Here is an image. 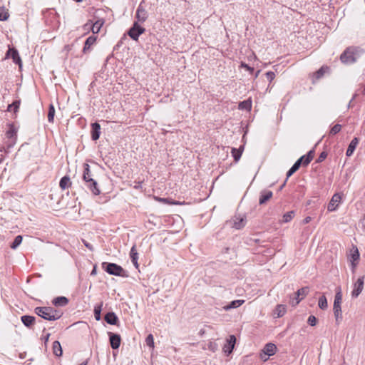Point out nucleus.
Masks as SVG:
<instances>
[{
  "label": "nucleus",
  "mask_w": 365,
  "mask_h": 365,
  "mask_svg": "<svg viewBox=\"0 0 365 365\" xmlns=\"http://www.w3.org/2000/svg\"><path fill=\"white\" fill-rule=\"evenodd\" d=\"M96 41V37L94 36H89L86 42H85V46H84V48H83V51L85 52L87 49H89V48L93 45L95 43V42Z\"/></svg>",
  "instance_id": "35"
},
{
  "label": "nucleus",
  "mask_w": 365,
  "mask_h": 365,
  "mask_svg": "<svg viewBox=\"0 0 365 365\" xmlns=\"http://www.w3.org/2000/svg\"><path fill=\"white\" fill-rule=\"evenodd\" d=\"M318 306L322 310H326L328 307V303L327 297L324 294L319 297L318 301Z\"/></svg>",
  "instance_id": "34"
},
{
  "label": "nucleus",
  "mask_w": 365,
  "mask_h": 365,
  "mask_svg": "<svg viewBox=\"0 0 365 365\" xmlns=\"http://www.w3.org/2000/svg\"><path fill=\"white\" fill-rule=\"evenodd\" d=\"M311 220H312V217H309V216H307V217H306L303 220V223H304V224H307V223H309Z\"/></svg>",
  "instance_id": "51"
},
{
  "label": "nucleus",
  "mask_w": 365,
  "mask_h": 365,
  "mask_svg": "<svg viewBox=\"0 0 365 365\" xmlns=\"http://www.w3.org/2000/svg\"><path fill=\"white\" fill-rule=\"evenodd\" d=\"M342 200V194L341 193H335L331 198L328 206L327 210L329 212H333L335 211L341 202Z\"/></svg>",
  "instance_id": "8"
},
{
  "label": "nucleus",
  "mask_w": 365,
  "mask_h": 365,
  "mask_svg": "<svg viewBox=\"0 0 365 365\" xmlns=\"http://www.w3.org/2000/svg\"><path fill=\"white\" fill-rule=\"evenodd\" d=\"M277 351V347L274 344L268 343L264 346L259 354V357L263 361H267L269 356L276 354Z\"/></svg>",
  "instance_id": "6"
},
{
  "label": "nucleus",
  "mask_w": 365,
  "mask_h": 365,
  "mask_svg": "<svg viewBox=\"0 0 365 365\" xmlns=\"http://www.w3.org/2000/svg\"><path fill=\"white\" fill-rule=\"evenodd\" d=\"M6 56L8 57H11L14 60V61L16 63H18L19 67L21 68V60L19 56V53L18 51L14 49V48H10L8 52H7V54Z\"/></svg>",
  "instance_id": "15"
},
{
  "label": "nucleus",
  "mask_w": 365,
  "mask_h": 365,
  "mask_svg": "<svg viewBox=\"0 0 365 365\" xmlns=\"http://www.w3.org/2000/svg\"><path fill=\"white\" fill-rule=\"evenodd\" d=\"M105 320L108 324L115 325L118 322V317L113 312H108L105 316Z\"/></svg>",
  "instance_id": "23"
},
{
  "label": "nucleus",
  "mask_w": 365,
  "mask_h": 365,
  "mask_svg": "<svg viewBox=\"0 0 365 365\" xmlns=\"http://www.w3.org/2000/svg\"><path fill=\"white\" fill-rule=\"evenodd\" d=\"M284 185H285V182L282 185H281V189L284 186Z\"/></svg>",
  "instance_id": "55"
},
{
  "label": "nucleus",
  "mask_w": 365,
  "mask_h": 365,
  "mask_svg": "<svg viewBox=\"0 0 365 365\" xmlns=\"http://www.w3.org/2000/svg\"><path fill=\"white\" fill-rule=\"evenodd\" d=\"M105 264H106V271L108 274L115 276L123 275L124 270L120 266L114 263H103V266H104Z\"/></svg>",
  "instance_id": "7"
},
{
  "label": "nucleus",
  "mask_w": 365,
  "mask_h": 365,
  "mask_svg": "<svg viewBox=\"0 0 365 365\" xmlns=\"http://www.w3.org/2000/svg\"><path fill=\"white\" fill-rule=\"evenodd\" d=\"M130 257L132 259V262L136 268L138 267V254L137 252L135 246H133L130 250Z\"/></svg>",
  "instance_id": "29"
},
{
  "label": "nucleus",
  "mask_w": 365,
  "mask_h": 365,
  "mask_svg": "<svg viewBox=\"0 0 365 365\" xmlns=\"http://www.w3.org/2000/svg\"><path fill=\"white\" fill-rule=\"evenodd\" d=\"M326 158H327V153L324 152L322 153L318 158V162L323 161Z\"/></svg>",
  "instance_id": "50"
},
{
  "label": "nucleus",
  "mask_w": 365,
  "mask_h": 365,
  "mask_svg": "<svg viewBox=\"0 0 365 365\" xmlns=\"http://www.w3.org/2000/svg\"><path fill=\"white\" fill-rule=\"evenodd\" d=\"M308 292L307 287H303L302 289H299L297 292V297L295 298V304H297L299 303L301 299L303 298V297L306 296Z\"/></svg>",
  "instance_id": "26"
},
{
  "label": "nucleus",
  "mask_w": 365,
  "mask_h": 365,
  "mask_svg": "<svg viewBox=\"0 0 365 365\" xmlns=\"http://www.w3.org/2000/svg\"><path fill=\"white\" fill-rule=\"evenodd\" d=\"M287 312V307L283 304H278L273 311V315L276 318L283 317Z\"/></svg>",
  "instance_id": "16"
},
{
  "label": "nucleus",
  "mask_w": 365,
  "mask_h": 365,
  "mask_svg": "<svg viewBox=\"0 0 365 365\" xmlns=\"http://www.w3.org/2000/svg\"><path fill=\"white\" fill-rule=\"evenodd\" d=\"M314 150H310L307 155L302 156L299 159H302V164L304 166H307L311 160L314 158Z\"/></svg>",
  "instance_id": "24"
},
{
  "label": "nucleus",
  "mask_w": 365,
  "mask_h": 365,
  "mask_svg": "<svg viewBox=\"0 0 365 365\" xmlns=\"http://www.w3.org/2000/svg\"><path fill=\"white\" fill-rule=\"evenodd\" d=\"M329 70V67L327 66H323L322 67L317 73V78H321L326 72H328Z\"/></svg>",
  "instance_id": "42"
},
{
  "label": "nucleus",
  "mask_w": 365,
  "mask_h": 365,
  "mask_svg": "<svg viewBox=\"0 0 365 365\" xmlns=\"http://www.w3.org/2000/svg\"><path fill=\"white\" fill-rule=\"evenodd\" d=\"M341 302H342L341 290L340 287H338L336 289L335 297H334V306H333L334 314L336 322L340 321L342 317L341 309Z\"/></svg>",
  "instance_id": "4"
},
{
  "label": "nucleus",
  "mask_w": 365,
  "mask_h": 365,
  "mask_svg": "<svg viewBox=\"0 0 365 365\" xmlns=\"http://www.w3.org/2000/svg\"><path fill=\"white\" fill-rule=\"evenodd\" d=\"M341 129V125L340 124H336L331 128V129L330 130V134L335 135V134L339 133Z\"/></svg>",
  "instance_id": "45"
},
{
  "label": "nucleus",
  "mask_w": 365,
  "mask_h": 365,
  "mask_svg": "<svg viewBox=\"0 0 365 365\" xmlns=\"http://www.w3.org/2000/svg\"><path fill=\"white\" fill-rule=\"evenodd\" d=\"M347 259L352 269H355L360 259L359 251L356 245H352L351 247L349 250Z\"/></svg>",
  "instance_id": "5"
},
{
  "label": "nucleus",
  "mask_w": 365,
  "mask_h": 365,
  "mask_svg": "<svg viewBox=\"0 0 365 365\" xmlns=\"http://www.w3.org/2000/svg\"><path fill=\"white\" fill-rule=\"evenodd\" d=\"M244 303H245V300H243V299L234 300L228 305L225 306L223 307V309L227 311L231 309H235V308L239 307L240 306L242 305Z\"/></svg>",
  "instance_id": "22"
},
{
  "label": "nucleus",
  "mask_w": 365,
  "mask_h": 365,
  "mask_svg": "<svg viewBox=\"0 0 365 365\" xmlns=\"http://www.w3.org/2000/svg\"><path fill=\"white\" fill-rule=\"evenodd\" d=\"M208 349L212 352H215L217 349V344L211 341L208 344Z\"/></svg>",
  "instance_id": "47"
},
{
  "label": "nucleus",
  "mask_w": 365,
  "mask_h": 365,
  "mask_svg": "<svg viewBox=\"0 0 365 365\" xmlns=\"http://www.w3.org/2000/svg\"><path fill=\"white\" fill-rule=\"evenodd\" d=\"M364 277H359L357 279L356 282L354 285V289L351 293L352 297H357L362 292L364 287Z\"/></svg>",
  "instance_id": "12"
},
{
  "label": "nucleus",
  "mask_w": 365,
  "mask_h": 365,
  "mask_svg": "<svg viewBox=\"0 0 365 365\" xmlns=\"http://www.w3.org/2000/svg\"><path fill=\"white\" fill-rule=\"evenodd\" d=\"M105 21L103 19H98L96 22H88L84 25V28H91L93 34H96L100 32L101 29L103 26Z\"/></svg>",
  "instance_id": "10"
},
{
  "label": "nucleus",
  "mask_w": 365,
  "mask_h": 365,
  "mask_svg": "<svg viewBox=\"0 0 365 365\" xmlns=\"http://www.w3.org/2000/svg\"><path fill=\"white\" fill-rule=\"evenodd\" d=\"M302 159H298L287 173V179L293 175L300 167Z\"/></svg>",
  "instance_id": "25"
},
{
  "label": "nucleus",
  "mask_w": 365,
  "mask_h": 365,
  "mask_svg": "<svg viewBox=\"0 0 365 365\" xmlns=\"http://www.w3.org/2000/svg\"><path fill=\"white\" fill-rule=\"evenodd\" d=\"M9 14L5 8H0V21H6L8 19Z\"/></svg>",
  "instance_id": "38"
},
{
  "label": "nucleus",
  "mask_w": 365,
  "mask_h": 365,
  "mask_svg": "<svg viewBox=\"0 0 365 365\" xmlns=\"http://www.w3.org/2000/svg\"><path fill=\"white\" fill-rule=\"evenodd\" d=\"M266 76L269 81H272L275 78V74L272 71H269L266 73Z\"/></svg>",
  "instance_id": "48"
},
{
  "label": "nucleus",
  "mask_w": 365,
  "mask_h": 365,
  "mask_svg": "<svg viewBox=\"0 0 365 365\" xmlns=\"http://www.w3.org/2000/svg\"><path fill=\"white\" fill-rule=\"evenodd\" d=\"M246 223V217L244 215H237L233 218L232 227L236 230L243 228Z\"/></svg>",
  "instance_id": "13"
},
{
  "label": "nucleus",
  "mask_w": 365,
  "mask_h": 365,
  "mask_svg": "<svg viewBox=\"0 0 365 365\" xmlns=\"http://www.w3.org/2000/svg\"><path fill=\"white\" fill-rule=\"evenodd\" d=\"M84 171L83 175V180L87 183V186L90 188L91 192L95 195H98L100 194V190L97 187V182L92 178V175L90 171L89 165L87 163L84 164Z\"/></svg>",
  "instance_id": "2"
},
{
  "label": "nucleus",
  "mask_w": 365,
  "mask_h": 365,
  "mask_svg": "<svg viewBox=\"0 0 365 365\" xmlns=\"http://www.w3.org/2000/svg\"><path fill=\"white\" fill-rule=\"evenodd\" d=\"M54 115H55V108H54V106L52 104H51L49 106V110H48V120L49 122L53 121Z\"/></svg>",
  "instance_id": "39"
},
{
  "label": "nucleus",
  "mask_w": 365,
  "mask_h": 365,
  "mask_svg": "<svg viewBox=\"0 0 365 365\" xmlns=\"http://www.w3.org/2000/svg\"><path fill=\"white\" fill-rule=\"evenodd\" d=\"M317 319L314 316H309L308 318V323L311 326H315L317 324Z\"/></svg>",
  "instance_id": "46"
},
{
  "label": "nucleus",
  "mask_w": 365,
  "mask_h": 365,
  "mask_svg": "<svg viewBox=\"0 0 365 365\" xmlns=\"http://www.w3.org/2000/svg\"><path fill=\"white\" fill-rule=\"evenodd\" d=\"M154 200L155 201H158L159 202H163V203H165V204H168V205H184L185 204V202H179V201H175V200H173L171 199H169V198H162V197H157V196H154Z\"/></svg>",
  "instance_id": "18"
},
{
  "label": "nucleus",
  "mask_w": 365,
  "mask_h": 365,
  "mask_svg": "<svg viewBox=\"0 0 365 365\" xmlns=\"http://www.w3.org/2000/svg\"><path fill=\"white\" fill-rule=\"evenodd\" d=\"M52 349H53V352L56 356H60L62 355V348H61V344L59 343V341H55L53 343Z\"/></svg>",
  "instance_id": "33"
},
{
  "label": "nucleus",
  "mask_w": 365,
  "mask_h": 365,
  "mask_svg": "<svg viewBox=\"0 0 365 365\" xmlns=\"http://www.w3.org/2000/svg\"><path fill=\"white\" fill-rule=\"evenodd\" d=\"M145 342L148 346H149L152 349H154V339L153 336L151 334L146 337Z\"/></svg>",
  "instance_id": "43"
},
{
  "label": "nucleus",
  "mask_w": 365,
  "mask_h": 365,
  "mask_svg": "<svg viewBox=\"0 0 365 365\" xmlns=\"http://www.w3.org/2000/svg\"><path fill=\"white\" fill-rule=\"evenodd\" d=\"M147 16L145 9L140 5L136 11V18L139 21L144 22L146 20Z\"/></svg>",
  "instance_id": "19"
},
{
  "label": "nucleus",
  "mask_w": 365,
  "mask_h": 365,
  "mask_svg": "<svg viewBox=\"0 0 365 365\" xmlns=\"http://www.w3.org/2000/svg\"><path fill=\"white\" fill-rule=\"evenodd\" d=\"M243 150H244V146H240V148L239 149H236V148L232 149L231 153H232V155L235 162H237L240 159L242 154L243 153Z\"/></svg>",
  "instance_id": "27"
},
{
  "label": "nucleus",
  "mask_w": 365,
  "mask_h": 365,
  "mask_svg": "<svg viewBox=\"0 0 365 365\" xmlns=\"http://www.w3.org/2000/svg\"><path fill=\"white\" fill-rule=\"evenodd\" d=\"M96 274V268H94V269L92 270V272H91V274H92V275H94V274Z\"/></svg>",
  "instance_id": "53"
},
{
  "label": "nucleus",
  "mask_w": 365,
  "mask_h": 365,
  "mask_svg": "<svg viewBox=\"0 0 365 365\" xmlns=\"http://www.w3.org/2000/svg\"><path fill=\"white\" fill-rule=\"evenodd\" d=\"M294 211H290V212H288L287 213H285L283 216H282V222H284V223H287V222H290L292 218L294 217Z\"/></svg>",
  "instance_id": "36"
},
{
  "label": "nucleus",
  "mask_w": 365,
  "mask_h": 365,
  "mask_svg": "<svg viewBox=\"0 0 365 365\" xmlns=\"http://www.w3.org/2000/svg\"><path fill=\"white\" fill-rule=\"evenodd\" d=\"M59 185L61 189L65 190L71 187V182L70 180V178L67 176H64L61 178L60 180Z\"/></svg>",
  "instance_id": "31"
},
{
  "label": "nucleus",
  "mask_w": 365,
  "mask_h": 365,
  "mask_svg": "<svg viewBox=\"0 0 365 365\" xmlns=\"http://www.w3.org/2000/svg\"><path fill=\"white\" fill-rule=\"evenodd\" d=\"M272 197V192L269 190H265L262 192L261 196L259 200L260 205L264 204Z\"/></svg>",
  "instance_id": "21"
},
{
  "label": "nucleus",
  "mask_w": 365,
  "mask_h": 365,
  "mask_svg": "<svg viewBox=\"0 0 365 365\" xmlns=\"http://www.w3.org/2000/svg\"><path fill=\"white\" fill-rule=\"evenodd\" d=\"M236 343V338L234 335H230L227 341V343L223 346V351L227 355L232 352Z\"/></svg>",
  "instance_id": "11"
},
{
  "label": "nucleus",
  "mask_w": 365,
  "mask_h": 365,
  "mask_svg": "<svg viewBox=\"0 0 365 365\" xmlns=\"http://www.w3.org/2000/svg\"><path fill=\"white\" fill-rule=\"evenodd\" d=\"M359 143V139L358 138H354L350 142L348 148L346 152V156L349 157L351 156L353 153L354 152L357 145Z\"/></svg>",
  "instance_id": "17"
},
{
  "label": "nucleus",
  "mask_w": 365,
  "mask_h": 365,
  "mask_svg": "<svg viewBox=\"0 0 365 365\" xmlns=\"http://www.w3.org/2000/svg\"><path fill=\"white\" fill-rule=\"evenodd\" d=\"M17 133L16 129L14 125H10L9 130L6 132V136L9 138H11L16 136Z\"/></svg>",
  "instance_id": "40"
},
{
  "label": "nucleus",
  "mask_w": 365,
  "mask_h": 365,
  "mask_svg": "<svg viewBox=\"0 0 365 365\" xmlns=\"http://www.w3.org/2000/svg\"><path fill=\"white\" fill-rule=\"evenodd\" d=\"M145 31V29L140 26L137 22L134 23L133 27L129 30L128 35L129 36L137 41L140 35L143 34Z\"/></svg>",
  "instance_id": "9"
},
{
  "label": "nucleus",
  "mask_w": 365,
  "mask_h": 365,
  "mask_svg": "<svg viewBox=\"0 0 365 365\" xmlns=\"http://www.w3.org/2000/svg\"><path fill=\"white\" fill-rule=\"evenodd\" d=\"M92 126V133H91V137L93 140H96L100 137V130H101V125L98 123H93L91 125Z\"/></svg>",
  "instance_id": "20"
},
{
  "label": "nucleus",
  "mask_w": 365,
  "mask_h": 365,
  "mask_svg": "<svg viewBox=\"0 0 365 365\" xmlns=\"http://www.w3.org/2000/svg\"><path fill=\"white\" fill-rule=\"evenodd\" d=\"M22 242V236L18 235L15 237L14 241L11 245L12 249H16Z\"/></svg>",
  "instance_id": "41"
},
{
  "label": "nucleus",
  "mask_w": 365,
  "mask_h": 365,
  "mask_svg": "<svg viewBox=\"0 0 365 365\" xmlns=\"http://www.w3.org/2000/svg\"><path fill=\"white\" fill-rule=\"evenodd\" d=\"M259 73V71H258L256 73V75H255V76H256V77H257V76H258Z\"/></svg>",
  "instance_id": "54"
},
{
  "label": "nucleus",
  "mask_w": 365,
  "mask_h": 365,
  "mask_svg": "<svg viewBox=\"0 0 365 365\" xmlns=\"http://www.w3.org/2000/svg\"><path fill=\"white\" fill-rule=\"evenodd\" d=\"M120 336L118 334L110 333V346L113 349H118L120 345Z\"/></svg>",
  "instance_id": "14"
},
{
  "label": "nucleus",
  "mask_w": 365,
  "mask_h": 365,
  "mask_svg": "<svg viewBox=\"0 0 365 365\" xmlns=\"http://www.w3.org/2000/svg\"><path fill=\"white\" fill-rule=\"evenodd\" d=\"M84 245L86 247H88L89 250H93V247L92 246H91L88 243H87L86 242L84 241Z\"/></svg>",
  "instance_id": "52"
},
{
  "label": "nucleus",
  "mask_w": 365,
  "mask_h": 365,
  "mask_svg": "<svg viewBox=\"0 0 365 365\" xmlns=\"http://www.w3.org/2000/svg\"><path fill=\"white\" fill-rule=\"evenodd\" d=\"M20 103L19 101L14 102L11 105L9 106L8 110L10 111L14 110V112H16L19 108Z\"/></svg>",
  "instance_id": "44"
},
{
  "label": "nucleus",
  "mask_w": 365,
  "mask_h": 365,
  "mask_svg": "<svg viewBox=\"0 0 365 365\" xmlns=\"http://www.w3.org/2000/svg\"><path fill=\"white\" fill-rule=\"evenodd\" d=\"M21 322L26 327H30L35 322V317L32 316L24 315L21 317Z\"/></svg>",
  "instance_id": "32"
},
{
  "label": "nucleus",
  "mask_w": 365,
  "mask_h": 365,
  "mask_svg": "<svg viewBox=\"0 0 365 365\" xmlns=\"http://www.w3.org/2000/svg\"><path fill=\"white\" fill-rule=\"evenodd\" d=\"M68 300L65 297H58L53 300L55 306H65L68 304Z\"/></svg>",
  "instance_id": "30"
},
{
  "label": "nucleus",
  "mask_w": 365,
  "mask_h": 365,
  "mask_svg": "<svg viewBox=\"0 0 365 365\" xmlns=\"http://www.w3.org/2000/svg\"><path fill=\"white\" fill-rule=\"evenodd\" d=\"M35 313L39 317L49 321H54L61 317L58 312L51 307H36Z\"/></svg>",
  "instance_id": "1"
},
{
  "label": "nucleus",
  "mask_w": 365,
  "mask_h": 365,
  "mask_svg": "<svg viewBox=\"0 0 365 365\" xmlns=\"http://www.w3.org/2000/svg\"><path fill=\"white\" fill-rule=\"evenodd\" d=\"M240 66H241L242 68H245L247 71H250V73L253 72V71H254L253 68H252V67L249 66L247 64H246V63H243V62H242V63H241Z\"/></svg>",
  "instance_id": "49"
},
{
  "label": "nucleus",
  "mask_w": 365,
  "mask_h": 365,
  "mask_svg": "<svg viewBox=\"0 0 365 365\" xmlns=\"http://www.w3.org/2000/svg\"><path fill=\"white\" fill-rule=\"evenodd\" d=\"M364 93H365V87H364Z\"/></svg>",
  "instance_id": "56"
},
{
  "label": "nucleus",
  "mask_w": 365,
  "mask_h": 365,
  "mask_svg": "<svg viewBox=\"0 0 365 365\" xmlns=\"http://www.w3.org/2000/svg\"><path fill=\"white\" fill-rule=\"evenodd\" d=\"M359 50L357 48L350 47L346 48L340 56V59L344 63H353L359 57Z\"/></svg>",
  "instance_id": "3"
},
{
  "label": "nucleus",
  "mask_w": 365,
  "mask_h": 365,
  "mask_svg": "<svg viewBox=\"0 0 365 365\" xmlns=\"http://www.w3.org/2000/svg\"><path fill=\"white\" fill-rule=\"evenodd\" d=\"M103 303H101L99 305H97L94 308V314L95 318L97 321L101 319V312L102 310Z\"/></svg>",
  "instance_id": "37"
},
{
  "label": "nucleus",
  "mask_w": 365,
  "mask_h": 365,
  "mask_svg": "<svg viewBox=\"0 0 365 365\" xmlns=\"http://www.w3.org/2000/svg\"><path fill=\"white\" fill-rule=\"evenodd\" d=\"M239 109L240 110H245L247 111H250L252 108V101L251 99H247L246 101H244L241 103H240Z\"/></svg>",
  "instance_id": "28"
}]
</instances>
